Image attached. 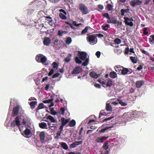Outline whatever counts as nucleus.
Listing matches in <instances>:
<instances>
[{
    "label": "nucleus",
    "instance_id": "nucleus-7",
    "mask_svg": "<svg viewBox=\"0 0 154 154\" xmlns=\"http://www.w3.org/2000/svg\"><path fill=\"white\" fill-rule=\"evenodd\" d=\"M132 70L131 69H128L127 68L123 67L121 74L125 75L127 74H130L132 72Z\"/></svg>",
    "mask_w": 154,
    "mask_h": 154
},
{
    "label": "nucleus",
    "instance_id": "nucleus-39",
    "mask_svg": "<svg viewBox=\"0 0 154 154\" xmlns=\"http://www.w3.org/2000/svg\"><path fill=\"white\" fill-rule=\"evenodd\" d=\"M51 98L49 100H44L43 101V102L45 103H49L52 102L54 100L53 97L52 96H51Z\"/></svg>",
    "mask_w": 154,
    "mask_h": 154
},
{
    "label": "nucleus",
    "instance_id": "nucleus-29",
    "mask_svg": "<svg viewBox=\"0 0 154 154\" xmlns=\"http://www.w3.org/2000/svg\"><path fill=\"white\" fill-rule=\"evenodd\" d=\"M43 56V54H37L35 57V60L36 61L39 63H40V61L41 58L42 57V56Z\"/></svg>",
    "mask_w": 154,
    "mask_h": 154
},
{
    "label": "nucleus",
    "instance_id": "nucleus-42",
    "mask_svg": "<svg viewBox=\"0 0 154 154\" xmlns=\"http://www.w3.org/2000/svg\"><path fill=\"white\" fill-rule=\"evenodd\" d=\"M59 16L61 19L63 20H66L67 19V17L65 16V14H64L61 13H60Z\"/></svg>",
    "mask_w": 154,
    "mask_h": 154
},
{
    "label": "nucleus",
    "instance_id": "nucleus-6",
    "mask_svg": "<svg viewBox=\"0 0 154 154\" xmlns=\"http://www.w3.org/2000/svg\"><path fill=\"white\" fill-rule=\"evenodd\" d=\"M19 109L20 106L18 105L14 107L13 109L12 113V116L14 117L17 116L19 113Z\"/></svg>",
    "mask_w": 154,
    "mask_h": 154
},
{
    "label": "nucleus",
    "instance_id": "nucleus-20",
    "mask_svg": "<svg viewBox=\"0 0 154 154\" xmlns=\"http://www.w3.org/2000/svg\"><path fill=\"white\" fill-rule=\"evenodd\" d=\"M114 82L112 79H108L107 83V85L108 87H111L112 85H114Z\"/></svg>",
    "mask_w": 154,
    "mask_h": 154
},
{
    "label": "nucleus",
    "instance_id": "nucleus-12",
    "mask_svg": "<svg viewBox=\"0 0 154 154\" xmlns=\"http://www.w3.org/2000/svg\"><path fill=\"white\" fill-rule=\"evenodd\" d=\"M44 17L45 18L46 20V22L48 23L49 24L51 25L52 26L54 23V21L52 19V18L49 16H44Z\"/></svg>",
    "mask_w": 154,
    "mask_h": 154
},
{
    "label": "nucleus",
    "instance_id": "nucleus-50",
    "mask_svg": "<svg viewBox=\"0 0 154 154\" xmlns=\"http://www.w3.org/2000/svg\"><path fill=\"white\" fill-rule=\"evenodd\" d=\"M114 42L116 43L117 44H120L121 43V40L119 38H116L114 40Z\"/></svg>",
    "mask_w": 154,
    "mask_h": 154
},
{
    "label": "nucleus",
    "instance_id": "nucleus-54",
    "mask_svg": "<svg viewBox=\"0 0 154 154\" xmlns=\"http://www.w3.org/2000/svg\"><path fill=\"white\" fill-rule=\"evenodd\" d=\"M140 51L142 53L145 54L146 55L149 56V53L147 51L144 50V49H141Z\"/></svg>",
    "mask_w": 154,
    "mask_h": 154
},
{
    "label": "nucleus",
    "instance_id": "nucleus-60",
    "mask_svg": "<svg viewBox=\"0 0 154 154\" xmlns=\"http://www.w3.org/2000/svg\"><path fill=\"white\" fill-rule=\"evenodd\" d=\"M113 118V117H109V118H106L103 120V122H106L107 121L110 120L112 118Z\"/></svg>",
    "mask_w": 154,
    "mask_h": 154
},
{
    "label": "nucleus",
    "instance_id": "nucleus-18",
    "mask_svg": "<svg viewBox=\"0 0 154 154\" xmlns=\"http://www.w3.org/2000/svg\"><path fill=\"white\" fill-rule=\"evenodd\" d=\"M39 126L40 128L42 129H48L47 125L46 123L42 122L39 123Z\"/></svg>",
    "mask_w": 154,
    "mask_h": 154
},
{
    "label": "nucleus",
    "instance_id": "nucleus-49",
    "mask_svg": "<svg viewBox=\"0 0 154 154\" xmlns=\"http://www.w3.org/2000/svg\"><path fill=\"white\" fill-rule=\"evenodd\" d=\"M107 10L109 11H110L112 9V6L110 4H109L107 5Z\"/></svg>",
    "mask_w": 154,
    "mask_h": 154
},
{
    "label": "nucleus",
    "instance_id": "nucleus-36",
    "mask_svg": "<svg viewBox=\"0 0 154 154\" xmlns=\"http://www.w3.org/2000/svg\"><path fill=\"white\" fill-rule=\"evenodd\" d=\"M48 125L49 126L48 128H49L50 129H51L52 127H54V129L57 128V124H53L51 126V123H48Z\"/></svg>",
    "mask_w": 154,
    "mask_h": 154
},
{
    "label": "nucleus",
    "instance_id": "nucleus-14",
    "mask_svg": "<svg viewBox=\"0 0 154 154\" xmlns=\"http://www.w3.org/2000/svg\"><path fill=\"white\" fill-rule=\"evenodd\" d=\"M107 22L109 23H113L114 24H116L117 23V19L113 17L110 18L107 20Z\"/></svg>",
    "mask_w": 154,
    "mask_h": 154
},
{
    "label": "nucleus",
    "instance_id": "nucleus-63",
    "mask_svg": "<svg viewBox=\"0 0 154 154\" xmlns=\"http://www.w3.org/2000/svg\"><path fill=\"white\" fill-rule=\"evenodd\" d=\"M100 52L99 51H97L96 53V55L97 56V57L99 58L100 57Z\"/></svg>",
    "mask_w": 154,
    "mask_h": 154
},
{
    "label": "nucleus",
    "instance_id": "nucleus-40",
    "mask_svg": "<svg viewBox=\"0 0 154 154\" xmlns=\"http://www.w3.org/2000/svg\"><path fill=\"white\" fill-rule=\"evenodd\" d=\"M118 101L119 104H121L122 106H126L127 105V104L126 103L123 102L122 100L121 99H118Z\"/></svg>",
    "mask_w": 154,
    "mask_h": 154
},
{
    "label": "nucleus",
    "instance_id": "nucleus-64",
    "mask_svg": "<svg viewBox=\"0 0 154 154\" xmlns=\"http://www.w3.org/2000/svg\"><path fill=\"white\" fill-rule=\"evenodd\" d=\"M94 86L95 87L97 88H101L100 85L98 84L95 83L94 84Z\"/></svg>",
    "mask_w": 154,
    "mask_h": 154
},
{
    "label": "nucleus",
    "instance_id": "nucleus-30",
    "mask_svg": "<svg viewBox=\"0 0 154 154\" xmlns=\"http://www.w3.org/2000/svg\"><path fill=\"white\" fill-rule=\"evenodd\" d=\"M60 144L61 147L64 149L67 150L68 149V146L66 143L62 142Z\"/></svg>",
    "mask_w": 154,
    "mask_h": 154
},
{
    "label": "nucleus",
    "instance_id": "nucleus-52",
    "mask_svg": "<svg viewBox=\"0 0 154 154\" xmlns=\"http://www.w3.org/2000/svg\"><path fill=\"white\" fill-rule=\"evenodd\" d=\"M34 11V10L32 9H28L27 11V14L29 15L31 14Z\"/></svg>",
    "mask_w": 154,
    "mask_h": 154
},
{
    "label": "nucleus",
    "instance_id": "nucleus-53",
    "mask_svg": "<svg viewBox=\"0 0 154 154\" xmlns=\"http://www.w3.org/2000/svg\"><path fill=\"white\" fill-rule=\"evenodd\" d=\"M52 65H53V69H57L58 68V65L57 63L55 62H54L52 64Z\"/></svg>",
    "mask_w": 154,
    "mask_h": 154
},
{
    "label": "nucleus",
    "instance_id": "nucleus-37",
    "mask_svg": "<svg viewBox=\"0 0 154 154\" xmlns=\"http://www.w3.org/2000/svg\"><path fill=\"white\" fill-rule=\"evenodd\" d=\"M107 114L106 112H105L104 110H102L100 111V113L99 118H100L101 116H102L106 115Z\"/></svg>",
    "mask_w": 154,
    "mask_h": 154
},
{
    "label": "nucleus",
    "instance_id": "nucleus-34",
    "mask_svg": "<svg viewBox=\"0 0 154 154\" xmlns=\"http://www.w3.org/2000/svg\"><path fill=\"white\" fill-rule=\"evenodd\" d=\"M113 127L106 126L104 128H103L99 131V133H104L106 130H107L110 128H112Z\"/></svg>",
    "mask_w": 154,
    "mask_h": 154
},
{
    "label": "nucleus",
    "instance_id": "nucleus-2",
    "mask_svg": "<svg viewBox=\"0 0 154 154\" xmlns=\"http://www.w3.org/2000/svg\"><path fill=\"white\" fill-rule=\"evenodd\" d=\"M79 9L83 14H86L88 13L87 7L83 4L81 3L79 5Z\"/></svg>",
    "mask_w": 154,
    "mask_h": 154
},
{
    "label": "nucleus",
    "instance_id": "nucleus-27",
    "mask_svg": "<svg viewBox=\"0 0 154 154\" xmlns=\"http://www.w3.org/2000/svg\"><path fill=\"white\" fill-rule=\"evenodd\" d=\"M37 102L36 101H32L31 102L29 105L32 109H34L35 107V106L37 104Z\"/></svg>",
    "mask_w": 154,
    "mask_h": 154
},
{
    "label": "nucleus",
    "instance_id": "nucleus-24",
    "mask_svg": "<svg viewBox=\"0 0 154 154\" xmlns=\"http://www.w3.org/2000/svg\"><path fill=\"white\" fill-rule=\"evenodd\" d=\"M44 105L42 103H40L37 107L35 109L36 112H38V110L42 109L44 108Z\"/></svg>",
    "mask_w": 154,
    "mask_h": 154
},
{
    "label": "nucleus",
    "instance_id": "nucleus-62",
    "mask_svg": "<svg viewBox=\"0 0 154 154\" xmlns=\"http://www.w3.org/2000/svg\"><path fill=\"white\" fill-rule=\"evenodd\" d=\"M129 51V49L128 47H127L125 48V54H128V52Z\"/></svg>",
    "mask_w": 154,
    "mask_h": 154
},
{
    "label": "nucleus",
    "instance_id": "nucleus-56",
    "mask_svg": "<svg viewBox=\"0 0 154 154\" xmlns=\"http://www.w3.org/2000/svg\"><path fill=\"white\" fill-rule=\"evenodd\" d=\"M116 24H117V25L116 26V27L118 29L122 25V22H119V21H117V23Z\"/></svg>",
    "mask_w": 154,
    "mask_h": 154
},
{
    "label": "nucleus",
    "instance_id": "nucleus-13",
    "mask_svg": "<svg viewBox=\"0 0 154 154\" xmlns=\"http://www.w3.org/2000/svg\"><path fill=\"white\" fill-rule=\"evenodd\" d=\"M42 57L40 59V63H41L45 65H48V63L47 62V60L46 57L43 55Z\"/></svg>",
    "mask_w": 154,
    "mask_h": 154
},
{
    "label": "nucleus",
    "instance_id": "nucleus-19",
    "mask_svg": "<svg viewBox=\"0 0 154 154\" xmlns=\"http://www.w3.org/2000/svg\"><path fill=\"white\" fill-rule=\"evenodd\" d=\"M39 136L41 141H44L45 138V134L44 132H41L39 135Z\"/></svg>",
    "mask_w": 154,
    "mask_h": 154
},
{
    "label": "nucleus",
    "instance_id": "nucleus-38",
    "mask_svg": "<svg viewBox=\"0 0 154 154\" xmlns=\"http://www.w3.org/2000/svg\"><path fill=\"white\" fill-rule=\"evenodd\" d=\"M72 42V38L70 37H68L66 41V43L67 45L70 44Z\"/></svg>",
    "mask_w": 154,
    "mask_h": 154
},
{
    "label": "nucleus",
    "instance_id": "nucleus-11",
    "mask_svg": "<svg viewBox=\"0 0 154 154\" xmlns=\"http://www.w3.org/2000/svg\"><path fill=\"white\" fill-rule=\"evenodd\" d=\"M144 83V81L143 80L137 81L135 83V86L137 88H140Z\"/></svg>",
    "mask_w": 154,
    "mask_h": 154
},
{
    "label": "nucleus",
    "instance_id": "nucleus-32",
    "mask_svg": "<svg viewBox=\"0 0 154 154\" xmlns=\"http://www.w3.org/2000/svg\"><path fill=\"white\" fill-rule=\"evenodd\" d=\"M72 56V54H68V56L66 57L64 60V61L66 63L69 62L70 60V57Z\"/></svg>",
    "mask_w": 154,
    "mask_h": 154
},
{
    "label": "nucleus",
    "instance_id": "nucleus-35",
    "mask_svg": "<svg viewBox=\"0 0 154 154\" xmlns=\"http://www.w3.org/2000/svg\"><path fill=\"white\" fill-rule=\"evenodd\" d=\"M67 32L66 31H62L59 30L58 31L57 35L59 36H62L63 33L66 34Z\"/></svg>",
    "mask_w": 154,
    "mask_h": 154
},
{
    "label": "nucleus",
    "instance_id": "nucleus-31",
    "mask_svg": "<svg viewBox=\"0 0 154 154\" xmlns=\"http://www.w3.org/2000/svg\"><path fill=\"white\" fill-rule=\"evenodd\" d=\"M131 62L134 63H136L137 61V58L135 57L131 56L130 57Z\"/></svg>",
    "mask_w": 154,
    "mask_h": 154
},
{
    "label": "nucleus",
    "instance_id": "nucleus-10",
    "mask_svg": "<svg viewBox=\"0 0 154 154\" xmlns=\"http://www.w3.org/2000/svg\"><path fill=\"white\" fill-rule=\"evenodd\" d=\"M82 71V68L79 67L78 66L75 67L73 70L72 72V74H75L79 73Z\"/></svg>",
    "mask_w": 154,
    "mask_h": 154
},
{
    "label": "nucleus",
    "instance_id": "nucleus-26",
    "mask_svg": "<svg viewBox=\"0 0 154 154\" xmlns=\"http://www.w3.org/2000/svg\"><path fill=\"white\" fill-rule=\"evenodd\" d=\"M76 124V122L74 119H72L68 123V125L70 127H72L75 126Z\"/></svg>",
    "mask_w": 154,
    "mask_h": 154
},
{
    "label": "nucleus",
    "instance_id": "nucleus-41",
    "mask_svg": "<svg viewBox=\"0 0 154 154\" xmlns=\"http://www.w3.org/2000/svg\"><path fill=\"white\" fill-rule=\"evenodd\" d=\"M109 25L108 24H106L105 26H102V29L104 30L105 31H107L108 29V28L109 27Z\"/></svg>",
    "mask_w": 154,
    "mask_h": 154
},
{
    "label": "nucleus",
    "instance_id": "nucleus-5",
    "mask_svg": "<svg viewBox=\"0 0 154 154\" xmlns=\"http://www.w3.org/2000/svg\"><path fill=\"white\" fill-rule=\"evenodd\" d=\"M87 40L90 42L94 44H95V39H97L95 34H93L91 35H88V37L87 38Z\"/></svg>",
    "mask_w": 154,
    "mask_h": 154
},
{
    "label": "nucleus",
    "instance_id": "nucleus-48",
    "mask_svg": "<svg viewBox=\"0 0 154 154\" xmlns=\"http://www.w3.org/2000/svg\"><path fill=\"white\" fill-rule=\"evenodd\" d=\"M50 112L51 114L53 115H56L57 114V112L55 111L54 108L51 109Z\"/></svg>",
    "mask_w": 154,
    "mask_h": 154
},
{
    "label": "nucleus",
    "instance_id": "nucleus-51",
    "mask_svg": "<svg viewBox=\"0 0 154 154\" xmlns=\"http://www.w3.org/2000/svg\"><path fill=\"white\" fill-rule=\"evenodd\" d=\"M77 146V144L76 143V142L75 141V142H74L72 143L70 145V148H75L76 147V146Z\"/></svg>",
    "mask_w": 154,
    "mask_h": 154
},
{
    "label": "nucleus",
    "instance_id": "nucleus-43",
    "mask_svg": "<svg viewBox=\"0 0 154 154\" xmlns=\"http://www.w3.org/2000/svg\"><path fill=\"white\" fill-rule=\"evenodd\" d=\"M89 28V27L86 26L85 28L83 29L81 32L82 35H84L87 32Z\"/></svg>",
    "mask_w": 154,
    "mask_h": 154
},
{
    "label": "nucleus",
    "instance_id": "nucleus-25",
    "mask_svg": "<svg viewBox=\"0 0 154 154\" xmlns=\"http://www.w3.org/2000/svg\"><path fill=\"white\" fill-rule=\"evenodd\" d=\"M110 77L112 79H115L117 77V75L114 71L110 72L109 73Z\"/></svg>",
    "mask_w": 154,
    "mask_h": 154
},
{
    "label": "nucleus",
    "instance_id": "nucleus-15",
    "mask_svg": "<svg viewBox=\"0 0 154 154\" xmlns=\"http://www.w3.org/2000/svg\"><path fill=\"white\" fill-rule=\"evenodd\" d=\"M51 43V40L48 37H45L43 41V43L45 45L48 46Z\"/></svg>",
    "mask_w": 154,
    "mask_h": 154
},
{
    "label": "nucleus",
    "instance_id": "nucleus-28",
    "mask_svg": "<svg viewBox=\"0 0 154 154\" xmlns=\"http://www.w3.org/2000/svg\"><path fill=\"white\" fill-rule=\"evenodd\" d=\"M129 10L128 9H122L120 10L121 12V15L122 16L124 15L125 13H128L129 12Z\"/></svg>",
    "mask_w": 154,
    "mask_h": 154
},
{
    "label": "nucleus",
    "instance_id": "nucleus-59",
    "mask_svg": "<svg viewBox=\"0 0 154 154\" xmlns=\"http://www.w3.org/2000/svg\"><path fill=\"white\" fill-rule=\"evenodd\" d=\"M54 72V70L53 69H51L48 74V76H50L51 75H52L53 74Z\"/></svg>",
    "mask_w": 154,
    "mask_h": 154
},
{
    "label": "nucleus",
    "instance_id": "nucleus-22",
    "mask_svg": "<svg viewBox=\"0 0 154 154\" xmlns=\"http://www.w3.org/2000/svg\"><path fill=\"white\" fill-rule=\"evenodd\" d=\"M69 119H66L63 117L61 118L62 125L65 126L69 121Z\"/></svg>",
    "mask_w": 154,
    "mask_h": 154
},
{
    "label": "nucleus",
    "instance_id": "nucleus-61",
    "mask_svg": "<svg viewBox=\"0 0 154 154\" xmlns=\"http://www.w3.org/2000/svg\"><path fill=\"white\" fill-rule=\"evenodd\" d=\"M60 110L62 112V114L63 115H64L65 113V108L63 107H62L60 108Z\"/></svg>",
    "mask_w": 154,
    "mask_h": 154
},
{
    "label": "nucleus",
    "instance_id": "nucleus-17",
    "mask_svg": "<svg viewBox=\"0 0 154 154\" xmlns=\"http://www.w3.org/2000/svg\"><path fill=\"white\" fill-rule=\"evenodd\" d=\"M89 75L90 76L96 79H97L99 76L94 71H92L90 72Z\"/></svg>",
    "mask_w": 154,
    "mask_h": 154
},
{
    "label": "nucleus",
    "instance_id": "nucleus-45",
    "mask_svg": "<svg viewBox=\"0 0 154 154\" xmlns=\"http://www.w3.org/2000/svg\"><path fill=\"white\" fill-rule=\"evenodd\" d=\"M150 38H149V41L150 43H154V35H151L150 36Z\"/></svg>",
    "mask_w": 154,
    "mask_h": 154
},
{
    "label": "nucleus",
    "instance_id": "nucleus-1",
    "mask_svg": "<svg viewBox=\"0 0 154 154\" xmlns=\"http://www.w3.org/2000/svg\"><path fill=\"white\" fill-rule=\"evenodd\" d=\"M124 19L125 25L130 26H133L134 24L133 21H134V20L132 17L128 18L127 17H125L124 18Z\"/></svg>",
    "mask_w": 154,
    "mask_h": 154
},
{
    "label": "nucleus",
    "instance_id": "nucleus-46",
    "mask_svg": "<svg viewBox=\"0 0 154 154\" xmlns=\"http://www.w3.org/2000/svg\"><path fill=\"white\" fill-rule=\"evenodd\" d=\"M31 133V131L30 130L27 128H26L25 130L24 131V134L25 135H29Z\"/></svg>",
    "mask_w": 154,
    "mask_h": 154
},
{
    "label": "nucleus",
    "instance_id": "nucleus-4",
    "mask_svg": "<svg viewBox=\"0 0 154 154\" xmlns=\"http://www.w3.org/2000/svg\"><path fill=\"white\" fill-rule=\"evenodd\" d=\"M143 3V1L140 0H133L130 3L131 6L135 7L138 5H140Z\"/></svg>",
    "mask_w": 154,
    "mask_h": 154
},
{
    "label": "nucleus",
    "instance_id": "nucleus-57",
    "mask_svg": "<svg viewBox=\"0 0 154 154\" xmlns=\"http://www.w3.org/2000/svg\"><path fill=\"white\" fill-rule=\"evenodd\" d=\"M60 74L59 73H56L53 75L52 78L54 79L58 77L60 75Z\"/></svg>",
    "mask_w": 154,
    "mask_h": 154
},
{
    "label": "nucleus",
    "instance_id": "nucleus-33",
    "mask_svg": "<svg viewBox=\"0 0 154 154\" xmlns=\"http://www.w3.org/2000/svg\"><path fill=\"white\" fill-rule=\"evenodd\" d=\"M106 110L108 111L112 110V107L109 103H106Z\"/></svg>",
    "mask_w": 154,
    "mask_h": 154
},
{
    "label": "nucleus",
    "instance_id": "nucleus-9",
    "mask_svg": "<svg viewBox=\"0 0 154 154\" xmlns=\"http://www.w3.org/2000/svg\"><path fill=\"white\" fill-rule=\"evenodd\" d=\"M78 54H79V57L82 60H85L86 59L87 53L85 52L78 51Z\"/></svg>",
    "mask_w": 154,
    "mask_h": 154
},
{
    "label": "nucleus",
    "instance_id": "nucleus-55",
    "mask_svg": "<svg viewBox=\"0 0 154 154\" xmlns=\"http://www.w3.org/2000/svg\"><path fill=\"white\" fill-rule=\"evenodd\" d=\"M103 15L104 17H105L107 19H108V20H109V19H110V17L109 16V14L108 13H104L103 14Z\"/></svg>",
    "mask_w": 154,
    "mask_h": 154
},
{
    "label": "nucleus",
    "instance_id": "nucleus-21",
    "mask_svg": "<svg viewBox=\"0 0 154 154\" xmlns=\"http://www.w3.org/2000/svg\"><path fill=\"white\" fill-rule=\"evenodd\" d=\"M47 119L50 120L52 122L57 123V120L54 119V118L51 115L48 116L47 117Z\"/></svg>",
    "mask_w": 154,
    "mask_h": 154
},
{
    "label": "nucleus",
    "instance_id": "nucleus-23",
    "mask_svg": "<svg viewBox=\"0 0 154 154\" xmlns=\"http://www.w3.org/2000/svg\"><path fill=\"white\" fill-rule=\"evenodd\" d=\"M109 142V141L108 140H107L104 143L103 146V148L105 150H107L108 149L109 147L108 143Z\"/></svg>",
    "mask_w": 154,
    "mask_h": 154
},
{
    "label": "nucleus",
    "instance_id": "nucleus-8",
    "mask_svg": "<svg viewBox=\"0 0 154 154\" xmlns=\"http://www.w3.org/2000/svg\"><path fill=\"white\" fill-rule=\"evenodd\" d=\"M109 137L104 136L97 137L96 140V141L97 143H102L105 140L109 138Z\"/></svg>",
    "mask_w": 154,
    "mask_h": 154
},
{
    "label": "nucleus",
    "instance_id": "nucleus-16",
    "mask_svg": "<svg viewBox=\"0 0 154 154\" xmlns=\"http://www.w3.org/2000/svg\"><path fill=\"white\" fill-rule=\"evenodd\" d=\"M123 67L120 66H116L115 67V71L118 72V74H121Z\"/></svg>",
    "mask_w": 154,
    "mask_h": 154
},
{
    "label": "nucleus",
    "instance_id": "nucleus-47",
    "mask_svg": "<svg viewBox=\"0 0 154 154\" xmlns=\"http://www.w3.org/2000/svg\"><path fill=\"white\" fill-rule=\"evenodd\" d=\"M75 62L78 64H81L82 63V61L80 60L79 58L77 57H76L75 58Z\"/></svg>",
    "mask_w": 154,
    "mask_h": 154
},
{
    "label": "nucleus",
    "instance_id": "nucleus-58",
    "mask_svg": "<svg viewBox=\"0 0 154 154\" xmlns=\"http://www.w3.org/2000/svg\"><path fill=\"white\" fill-rule=\"evenodd\" d=\"M147 28L146 27L144 28L143 29V33L145 35H146L148 34V32L147 31Z\"/></svg>",
    "mask_w": 154,
    "mask_h": 154
},
{
    "label": "nucleus",
    "instance_id": "nucleus-3",
    "mask_svg": "<svg viewBox=\"0 0 154 154\" xmlns=\"http://www.w3.org/2000/svg\"><path fill=\"white\" fill-rule=\"evenodd\" d=\"M20 125V122L19 120V116H17L15 119V120L13 121L11 123V127H14L17 125L19 128Z\"/></svg>",
    "mask_w": 154,
    "mask_h": 154
},
{
    "label": "nucleus",
    "instance_id": "nucleus-44",
    "mask_svg": "<svg viewBox=\"0 0 154 154\" xmlns=\"http://www.w3.org/2000/svg\"><path fill=\"white\" fill-rule=\"evenodd\" d=\"M89 58H87L85 61L83 63L82 65L84 66H87L89 63Z\"/></svg>",
    "mask_w": 154,
    "mask_h": 154
}]
</instances>
